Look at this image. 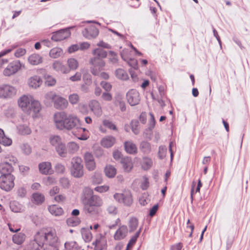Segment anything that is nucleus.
Returning <instances> with one entry per match:
<instances>
[{
    "label": "nucleus",
    "instance_id": "f257e3e1",
    "mask_svg": "<svg viewBox=\"0 0 250 250\" xmlns=\"http://www.w3.org/2000/svg\"><path fill=\"white\" fill-rule=\"evenodd\" d=\"M53 121L56 127L59 130H70L78 128L80 120L73 114H67L63 111L57 112L53 115Z\"/></svg>",
    "mask_w": 250,
    "mask_h": 250
},
{
    "label": "nucleus",
    "instance_id": "f03ea898",
    "mask_svg": "<svg viewBox=\"0 0 250 250\" xmlns=\"http://www.w3.org/2000/svg\"><path fill=\"white\" fill-rule=\"evenodd\" d=\"M18 104L22 111L28 114L33 113L34 114L33 116L39 113L42 108L40 102L30 95H24L20 97Z\"/></svg>",
    "mask_w": 250,
    "mask_h": 250
},
{
    "label": "nucleus",
    "instance_id": "7ed1b4c3",
    "mask_svg": "<svg viewBox=\"0 0 250 250\" xmlns=\"http://www.w3.org/2000/svg\"><path fill=\"white\" fill-rule=\"evenodd\" d=\"M37 240H42L43 244L58 245L59 238L55 229H51L46 231L37 233Z\"/></svg>",
    "mask_w": 250,
    "mask_h": 250
},
{
    "label": "nucleus",
    "instance_id": "20e7f679",
    "mask_svg": "<svg viewBox=\"0 0 250 250\" xmlns=\"http://www.w3.org/2000/svg\"><path fill=\"white\" fill-rule=\"evenodd\" d=\"M49 140L50 144L55 147L58 155L61 157H65L67 154V149L61 137L59 135H52L49 137Z\"/></svg>",
    "mask_w": 250,
    "mask_h": 250
},
{
    "label": "nucleus",
    "instance_id": "39448f33",
    "mask_svg": "<svg viewBox=\"0 0 250 250\" xmlns=\"http://www.w3.org/2000/svg\"><path fill=\"white\" fill-rule=\"evenodd\" d=\"M82 160L79 157H75L72 159L70 172L71 175L75 178H81L83 175V166Z\"/></svg>",
    "mask_w": 250,
    "mask_h": 250
},
{
    "label": "nucleus",
    "instance_id": "423d86ee",
    "mask_svg": "<svg viewBox=\"0 0 250 250\" xmlns=\"http://www.w3.org/2000/svg\"><path fill=\"white\" fill-rule=\"evenodd\" d=\"M15 176L13 174L1 175L0 176V188L5 191H11L15 186Z\"/></svg>",
    "mask_w": 250,
    "mask_h": 250
},
{
    "label": "nucleus",
    "instance_id": "0eeeda50",
    "mask_svg": "<svg viewBox=\"0 0 250 250\" xmlns=\"http://www.w3.org/2000/svg\"><path fill=\"white\" fill-rule=\"evenodd\" d=\"M89 63L92 65L90 67L91 72L95 76L98 75L100 74V71L105 64L103 59L96 57L91 58L89 61Z\"/></svg>",
    "mask_w": 250,
    "mask_h": 250
},
{
    "label": "nucleus",
    "instance_id": "6e6552de",
    "mask_svg": "<svg viewBox=\"0 0 250 250\" xmlns=\"http://www.w3.org/2000/svg\"><path fill=\"white\" fill-rule=\"evenodd\" d=\"M114 198L119 203L125 206H130L133 203V199L130 191H125L122 193H115Z\"/></svg>",
    "mask_w": 250,
    "mask_h": 250
},
{
    "label": "nucleus",
    "instance_id": "1a4fd4ad",
    "mask_svg": "<svg viewBox=\"0 0 250 250\" xmlns=\"http://www.w3.org/2000/svg\"><path fill=\"white\" fill-rule=\"evenodd\" d=\"M17 89L13 86L3 84L0 85V98H9L16 95Z\"/></svg>",
    "mask_w": 250,
    "mask_h": 250
},
{
    "label": "nucleus",
    "instance_id": "9d476101",
    "mask_svg": "<svg viewBox=\"0 0 250 250\" xmlns=\"http://www.w3.org/2000/svg\"><path fill=\"white\" fill-rule=\"evenodd\" d=\"M21 68V64L19 61L10 62L3 70V74L6 76H10L17 73Z\"/></svg>",
    "mask_w": 250,
    "mask_h": 250
},
{
    "label": "nucleus",
    "instance_id": "9b49d317",
    "mask_svg": "<svg viewBox=\"0 0 250 250\" xmlns=\"http://www.w3.org/2000/svg\"><path fill=\"white\" fill-rule=\"evenodd\" d=\"M72 28H73V26L69 28L61 29L53 33L51 39L55 42L61 41L66 39L70 36L71 33L69 31V29Z\"/></svg>",
    "mask_w": 250,
    "mask_h": 250
},
{
    "label": "nucleus",
    "instance_id": "f8f14e48",
    "mask_svg": "<svg viewBox=\"0 0 250 250\" xmlns=\"http://www.w3.org/2000/svg\"><path fill=\"white\" fill-rule=\"evenodd\" d=\"M126 99L131 106L136 105L140 101L139 93L135 89H131L126 94Z\"/></svg>",
    "mask_w": 250,
    "mask_h": 250
},
{
    "label": "nucleus",
    "instance_id": "ddd939ff",
    "mask_svg": "<svg viewBox=\"0 0 250 250\" xmlns=\"http://www.w3.org/2000/svg\"><path fill=\"white\" fill-rule=\"evenodd\" d=\"M83 36L88 39L95 38L99 34V30L94 26L85 28L82 32Z\"/></svg>",
    "mask_w": 250,
    "mask_h": 250
},
{
    "label": "nucleus",
    "instance_id": "4468645a",
    "mask_svg": "<svg viewBox=\"0 0 250 250\" xmlns=\"http://www.w3.org/2000/svg\"><path fill=\"white\" fill-rule=\"evenodd\" d=\"M84 203L90 204L92 206H95L98 208L101 207L103 204V202L102 198L96 195L91 196L89 197H85V202Z\"/></svg>",
    "mask_w": 250,
    "mask_h": 250
},
{
    "label": "nucleus",
    "instance_id": "2eb2a0df",
    "mask_svg": "<svg viewBox=\"0 0 250 250\" xmlns=\"http://www.w3.org/2000/svg\"><path fill=\"white\" fill-rule=\"evenodd\" d=\"M40 172L43 174H51L53 173L52 166L50 162H44L39 165Z\"/></svg>",
    "mask_w": 250,
    "mask_h": 250
},
{
    "label": "nucleus",
    "instance_id": "dca6fc26",
    "mask_svg": "<svg viewBox=\"0 0 250 250\" xmlns=\"http://www.w3.org/2000/svg\"><path fill=\"white\" fill-rule=\"evenodd\" d=\"M53 104L55 108L63 109L67 106V102L65 99L57 95Z\"/></svg>",
    "mask_w": 250,
    "mask_h": 250
},
{
    "label": "nucleus",
    "instance_id": "f3484780",
    "mask_svg": "<svg viewBox=\"0 0 250 250\" xmlns=\"http://www.w3.org/2000/svg\"><path fill=\"white\" fill-rule=\"evenodd\" d=\"M89 106L94 114L97 117L102 114V109L100 103L97 100H92L90 102Z\"/></svg>",
    "mask_w": 250,
    "mask_h": 250
},
{
    "label": "nucleus",
    "instance_id": "a211bd4d",
    "mask_svg": "<svg viewBox=\"0 0 250 250\" xmlns=\"http://www.w3.org/2000/svg\"><path fill=\"white\" fill-rule=\"evenodd\" d=\"M14 170L11 164L8 162H4L0 164V173L1 175L12 174Z\"/></svg>",
    "mask_w": 250,
    "mask_h": 250
},
{
    "label": "nucleus",
    "instance_id": "6ab92c4d",
    "mask_svg": "<svg viewBox=\"0 0 250 250\" xmlns=\"http://www.w3.org/2000/svg\"><path fill=\"white\" fill-rule=\"evenodd\" d=\"M128 229L126 226H121L116 231L114 237L116 240L124 239L127 235Z\"/></svg>",
    "mask_w": 250,
    "mask_h": 250
},
{
    "label": "nucleus",
    "instance_id": "aec40b11",
    "mask_svg": "<svg viewBox=\"0 0 250 250\" xmlns=\"http://www.w3.org/2000/svg\"><path fill=\"white\" fill-rule=\"evenodd\" d=\"M42 82V80L39 76H34L28 79V84L30 87L36 89L41 85Z\"/></svg>",
    "mask_w": 250,
    "mask_h": 250
},
{
    "label": "nucleus",
    "instance_id": "412c9836",
    "mask_svg": "<svg viewBox=\"0 0 250 250\" xmlns=\"http://www.w3.org/2000/svg\"><path fill=\"white\" fill-rule=\"evenodd\" d=\"M52 67L56 71L60 72L63 74H67L69 73V69L68 67L60 61H55L53 63Z\"/></svg>",
    "mask_w": 250,
    "mask_h": 250
},
{
    "label": "nucleus",
    "instance_id": "4be33fe9",
    "mask_svg": "<svg viewBox=\"0 0 250 250\" xmlns=\"http://www.w3.org/2000/svg\"><path fill=\"white\" fill-rule=\"evenodd\" d=\"M37 233L35 236L33 240L31 241L29 244V248L30 250H42L43 246L42 240H37Z\"/></svg>",
    "mask_w": 250,
    "mask_h": 250
},
{
    "label": "nucleus",
    "instance_id": "5701e85b",
    "mask_svg": "<svg viewBox=\"0 0 250 250\" xmlns=\"http://www.w3.org/2000/svg\"><path fill=\"white\" fill-rule=\"evenodd\" d=\"M83 210L85 213L90 215H97L99 213V208L86 203H83Z\"/></svg>",
    "mask_w": 250,
    "mask_h": 250
},
{
    "label": "nucleus",
    "instance_id": "b1692460",
    "mask_svg": "<svg viewBox=\"0 0 250 250\" xmlns=\"http://www.w3.org/2000/svg\"><path fill=\"white\" fill-rule=\"evenodd\" d=\"M124 146L127 153L134 154L137 153V148L136 145L131 141H126L124 143Z\"/></svg>",
    "mask_w": 250,
    "mask_h": 250
},
{
    "label": "nucleus",
    "instance_id": "393cba45",
    "mask_svg": "<svg viewBox=\"0 0 250 250\" xmlns=\"http://www.w3.org/2000/svg\"><path fill=\"white\" fill-rule=\"evenodd\" d=\"M57 94L53 92L50 91L44 95L43 102L46 106H51L54 103Z\"/></svg>",
    "mask_w": 250,
    "mask_h": 250
},
{
    "label": "nucleus",
    "instance_id": "a878e982",
    "mask_svg": "<svg viewBox=\"0 0 250 250\" xmlns=\"http://www.w3.org/2000/svg\"><path fill=\"white\" fill-rule=\"evenodd\" d=\"M140 151L144 154L148 155L151 151V144L147 141H143L139 145Z\"/></svg>",
    "mask_w": 250,
    "mask_h": 250
},
{
    "label": "nucleus",
    "instance_id": "bb28decb",
    "mask_svg": "<svg viewBox=\"0 0 250 250\" xmlns=\"http://www.w3.org/2000/svg\"><path fill=\"white\" fill-rule=\"evenodd\" d=\"M115 138L108 136L104 138L101 141V145L106 148L111 147L115 143Z\"/></svg>",
    "mask_w": 250,
    "mask_h": 250
},
{
    "label": "nucleus",
    "instance_id": "cd10ccee",
    "mask_svg": "<svg viewBox=\"0 0 250 250\" xmlns=\"http://www.w3.org/2000/svg\"><path fill=\"white\" fill-rule=\"evenodd\" d=\"M28 61L30 64L36 65L42 62V58L39 54H33L28 57Z\"/></svg>",
    "mask_w": 250,
    "mask_h": 250
},
{
    "label": "nucleus",
    "instance_id": "c85d7f7f",
    "mask_svg": "<svg viewBox=\"0 0 250 250\" xmlns=\"http://www.w3.org/2000/svg\"><path fill=\"white\" fill-rule=\"evenodd\" d=\"M48 209L49 212L54 216H60L63 213L62 208L56 205L48 206Z\"/></svg>",
    "mask_w": 250,
    "mask_h": 250
},
{
    "label": "nucleus",
    "instance_id": "c756f323",
    "mask_svg": "<svg viewBox=\"0 0 250 250\" xmlns=\"http://www.w3.org/2000/svg\"><path fill=\"white\" fill-rule=\"evenodd\" d=\"M121 164L124 170L126 172L130 171L133 167V164L130 158H124L121 160Z\"/></svg>",
    "mask_w": 250,
    "mask_h": 250
},
{
    "label": "nucleus",
    "instance_id": "7c9ffc66",
    "mask_svg": "<svg viewBox=\"0 0 250 250\" xmlns=\"http://www.w3.org/2000/svg\"><path fill=\"white\" fill-rule=\"evenodd\" d=\"M12 143V140L7 137L4 133L3 130L0 128V144L4 146H9Z\"/></svg>",
    "mask_w": 250,
    "mask_h": 250
},
{
    "label": "nucleus",
    "instance_id": "2f4dec72",
    "mask_svg": "<svg viewBox=\"0 0 250 250\" xmlns=\"http://www.w3.org/2000/svg\"><path fill=\"white\" fill-rule=\"evenodd\" d=\"M25 235L23 233L15 234L13 236V242L17 245H21L25 239Z\"/></svg>",
    "mask_w": 250,
    "mask_h": 250
},
{
    "label": "nucleus",
    "instance_id": "473e14b6",
    "mask_svg": "<svg viewBox=\"0 0 250 250\" xmlns=\"http://www.w3.org/2000/svg\"><path fill=\"white\" fill-rule=\"evenodd\" d=\"M93 57L104 59L107 57V52L103 49L97 48L94 49L92 51Z\"/></svg>",
    "mask_w": 250,
    "mask_h": 250
},
{
    "label": "nucleus",
    "instance_id": "72a5a7b5",
    "mask_svg": "<svg viewBox=\"0 0 250 250\" xmlns=\"http://www.w3.org/2000/svg\"><path fill=\"white\" fill-rule=\"evenodd\" d=\"M79 129V132L81 133V134H78L76 136L77 138L81 140H86L88 138V131L85 128L80 127V124L78 126V128H76Z\"/></svg>",
    "mask_w": 250,
    "mask_h": 250
},
{
    "label": "nucleus",
    "instance_id": "f704fd0d",
    "mask_svg": "<svg viewBox=\"0 0 250 250\" xmlns=\"http://www.w3.org/2000/svg\"><path fill=\"white\" fill-rule=\"evenodd\" d=\"M116 77L122 80H126L128 79L127 73L123 69H117L115 72Z\"/></svg>",
    "mask_w": 250,
    "mask_h": 250
},
{
    "label": "nucleus",
    "instance_id": "c9c22d12",
    "mask_svg": "<svg viewBox=\"0 0 250 250\" xmlns=\"http://www.w3.org/2000/svg\"><path fill=\"white\" fill-rule=\"evenodd\" d=\"M33 202L35 204L40 205L42 204L44 201V196L42 193L36 192L32 195Z\"/></svg>",
    "mask_w": 250,
    "mask_h": 250
},
{
    "label": "nucleus",
    "instance_id": "e433bc0d",
    "mask_svg": "<svg viewBox=\"0 0 250 250\" xmlns=\"http://www.w3.org/2000/svg\"><path fill=\"white\" fill-rule=\"evenodd\" d=\"M67 63L68 66V69H69V72L71 70H75L79 67V62L74 58H70L67 60Z\"/></svg>",
    "mask_w": 250,
    "mask_h": 250
},
{
    "label": "nucleus",
    "instance_id": "4c0bfd02",
    "mask_svg": "<svg viewBox=\"0 0 250 250\" xmlns=\"http://www.w3.org/2000/svg\"><path fill=\"white\" fill-rule=\"evenodd\" d=\"M105 175L109 178H112L116 174V169L112 166H107L104 169Z\"/></svg>",
    "mask_w": 250,
    "mask_h": 250
},
{
    "label": "nucleus",
    "instance_id": "58836bf2",
    "mask_svg": "<svg viewBox=\"0 0 250 250\" xmlns=\"http://www.w3.org/2000/svg\"><path fill=\"white\" fill-rule=\"evenodd\" d=\"M63 54V51L61 48L55 47L52 48L49 52V55L51 58H57Z\"/></svg>",
    "mask_w": 250,
    "mask_h": 250
},
{
    "label": "nucleus",
    "instance_id": "ea45409f",
    "mask_svg": "<svg viewBox=\"0 0 250 250\" xmlns=\"http://www.w3.org/2000/svg\"><path fill=\"white\" fill-rule=\"evenodd\" d=\"M81 233L83 238L85 242H90L91 240L92 235L90 230L86 229H83L81 230Z\"/></svg>",
    "mask_w": 250,
    "mask_h": 250
},
{
    "label": "nucleus",
    "instance_id": "a19ab883",
    "mask_svg": "<svg viewBox=\"0 0 250 250\" xmlns=\"http://www.w3.org/2000/svg\"><path fill=\"white\" fill-rule=\"evenodd\" d=\"M80 248L75 241L67 242L64 244V250H79Z\"/></svg>",
    "mask_w": 250,
    "mask_h": 250
},
{
    "label": "nucleus",
    "instance_id": "79ce46f5",
    "mask_svg": "<svg viewBox=\"0 0 250 250\" xmlns=\"http://www.w3.org/2000/svg\"><path fill=\"white\" fill-rule=\"evenodd\" d=\"M66 148L67 151H68L70 153H74L78 151L79 146L76 143L72 142L68 143Z\"/></svg>",
    "mask_w": 250,
    "mask_h": 250
},
{
    "label": "nucleus",
    "instance_id": "37998d69",
    "mask_svg": "<svg viewBox=\"0 0 250 250\" xmlns=\"http://www.w3.org/2000/svg\"><path fill=\"white\" fill-rule=\"evenodd\" d=\"M19 132L22 135H28L31 132L30 128L26 125H20L18 126Z\"/></svg>",
    "mask_w": 250,
    "mask_h": 250
},
{
    "label": "nucleus",
    "instance_id": "c03bdc74",
    "mask_svg": "<svg viewBox=\"0 0 250 250\" xmlns=\"http://www.w3.org/2000/svg\"><path fill=\"white\" fill-rule=\"evenodd\" d=\"M141 231V229L140 228L139 230L133 235L129 240L128 243L127 244L126 247V250H129V249L135 243L138 237H139L140 232Z\"/></svg>",
    "mask_w": 250,
    "mask_h": 250
},
{
    "label": "nucleus",
    "instance_id": "a18cd8bd",
    "mask_svg": "<svg viewBox=\"0 0 250 250\" xmlns=\"http://www.w3.org/2000/svg\"><path fill=\"white\" fill-rule=\"evenodd\" d=\"M138 225V221L135 217L131 218L128 223V226L130 229V231L132 232L134 231L137 228Z\"/></svg>",
    "mask_w": 250,
    "mask_h": 250
},
{
    "label": "nucleus",
    "instance_id": "49530a36",
    "mask_svg": "<svg viewBox=\"0 0 250 250\" xmlns=\"http://www.w3.org/2000/svg\"><path fill=\"white\" fill-rule=\"evenodd\" d=\"M80 220L76 217H72L68 218L66 220V223L68 226L74 227L78 226L80 223Z\"/></svg>",
    "mask_w": 250,
    "mask_h": 250
},
{
    "label": "nucleus",
    "instance_id": "de8ad7c7",
    "mask_svg": "<svg viewBox=\"0 0 250 250\" xmlns=\"http://www.w3.org/2000/svg\"><path fill=\"white\" fill-rule=\"evenodd\" d=\"M45 83L48 86H53L55 85L56 83V79L52 76L47 75L44 77Z\"/></svg>",
    "mask_w": 250,
    "mask_h": 250
},
{
    "label": "nucleus",
    "instance_id": "09e8293b",
    "mask_svg": "<svg viewBox=\"0 0 250 250\" xmlns=\"http://www.w3.org/2000/svg\"><path fill=\"white\" fill-rule=\"evenodd\" d=\"M152 165V161L151 159L147 157L143 158L142 167L144 169H148Z\"/></svg>",
    "mask_w": 250,
    "mask_h": 250
},
{
    "label": "nucleus",
    "instance_id": "8fccbe9b",
    "mask_svg": "<svg viewBox=\"0 0 250 250\" xmlns=\"http://www.w3.org/2000/svg\"><path fill=\"white\" fill-rule=\"evenodd\" d=\"M10 208L14 212H19L21 210V205L17 202L13 201L10 203Z\"/></svg>",
    "mask_w": 250,
    "mask_h": 250
},
{
    "label": "nucleus",
    "instance_id": "3c124183",
    "mask_svg": "<svg viewBox=\"0 0 250 250\" xmlns=\"http://www.w3.org/2000/svg\"><path fill=\"white\" fill-rule=\"evenodd\" d=\"M132 131L137 135L139 133V122L137 120H132L130 123Z\"/></svg>",
    "mask_w": 250,
    "mask_h": 250
},
{
    "label": "nucleus",
    "instance_id": "603ef678",
    "mask_svg": "<svg viewBox=\"0 0 250 250\" xmlns=\"http://www.w3.org/2000/svg\"><path fill=\"white\" fill-rule=\"evenodd\" d=\"M83 196L82 197L83 203L85 202V198L87 197H90L91 196L94 195L93 194V191L92 189L89 188H85L83 190Z\"/></svg>",
    "mask_w": 250,
    "mask_h": 250
},
{
    "label": "nucleus",
    "instance_id": "864d4df0",
    "mask_svg": "<svg viewBox=\"0 0 250 250\" xmlns=\"http://www.w3.org/2000/svg\"><path fill=\"white\" fill-rule=\"evenodd\" d=\"M92 182L94 184H99L102 182V177L101 173L95 172L91 177Z\"/></svg>",
    "mask_w": 250,
    "mask_h": 250
},
{
    "label": "nucleus",
    "instance_id": "5fc2aeb1",
    "mask_svg": "<svg viewBox=\"0 0 250 250\" xmlns=\"http://www.w3.org/2000/svg\"><path fill=\"white\" fill-rule=\"evenodd\" d=\"M54 169L57 173L63 174L65 171V167L61 163H57L54 167Z\"/></svg>",
    "mask_w": 250,
    "mask_h": 250
},
{
    "label": "nucleus",
    "instance_id": "6e6d98bb",
    "mask_svg": "<svg viewBox=\"0 0 250 250\" xmlns=\"http://www.w3.org/2000/svg\"><path fill=\"white\" fill-rule=\"evenodd\" d=\"M103 125L110 129L117 130L116 126L111 121L108 120H104L103 122Z\"/></svg>",
    "mask_w": 250,
    "mask_h": 250
},
{
    "label": "nucleus",
    "instance_id": "4d7b16f0",
    "mask_svg": "<svg viewBox=\"0 0 250 250\" xmlns=\"http://www.w3.org/2000/svg\"><path fill=\"white\" fill-rule=\"evenodd\" d=\"M101 98L104 101L110 102L112 99V96L110 93L106 91L102 94Z\"/></svg>",
    "mask_w": 250,
    "mask_h": 250
},
{
    "label": "nucleus",
    "instance_id": "13d9d810",
    "mask_svg": "<svg viewBox=\"0 0 250 250\" xmlns=\"http://www.w3.org/2000/svg\"><path fill=\"white\" fill-rule=\"evenodd\" d=\"M21 148L22 152L26 155H29L31 152V148L30 146L27 144H23L21 145Z\"/></svg>",
    "mask_w": 250,
    "mask_h": 250
},
{
    "label": "nucleus",
    "instance_id": "bf43d9fd",
    "mask_svg": "<svg viewBox=\"0 0 250 250\" xmlns=\"http://www.w3.org/2000/svg\"><path fill=\"white\" fill-rule=\"evenodd\" d=\"M116 104L119 106L120 109L122 111H125L126 110V106L125 102L121 98H118L116 100Z\"/></svg>",
    "mask_w": 250,
    "mask_h": 250
},
{
    "label": "nucleus",
    "instance_id": "052dcab7",
    "mask_svg": "<svg viewBox=\"0 0 250 250\" xmlns=\"http://www.w3.org/2000/svg\"><path fill=\"white\" fill-rule=\"evenodd\" d=\"M42 250H58V245L44 244Z\"/></svg>",
    "mask_w": 250,
    "mask_h": 250
},
{
    "label": "nucleus",
    "instance_id": "680f3d73",
    "mask_svg": "<svg viewBox=\"0 0 250 250\" xmlns=\"http://www.w3.org/2000/svg\"><path fill=\"white\" fill-rule=\"evenodd\" d=\"M69 100L71 104H76L79 100V97L78 94H73L69 96Z\"/></svg>",
    "mask_w": 250,
    "mask_h": 250
},
{
    "label": "nucleus",
    "instance_id": "e2e57ef3",
    "mask_svg": "<svg viewBox=\"0 0 250 250\" xmlns=\"http://www.w3.org/2000/svg\"><path fill=\"white\" fill-rule=\"evenodd\" d=\"M109 55L111 56V58H109L110 62L113 63H117L118 62L117 54L112 51H110L109 52Z\"/></svg>",
    "mask_w": 250,
    "mask_h": 250
},
{
    "label": "nucleus",
    "instance_id": "0e129e2a",
    "mask_svg": "<svg viewBox=\"0 0 250 250\" xmlns=\"http://www.w3.org/2000/svg\"><path fill=\"white\" fill-rule=\"evenodd\" d=\"M100 84L106 92H109L112 87L110 83L105 81L101 82Z\"/></svg>",
    "mask_w": 250,
    "mask_h": 250
},
{
    "label": "nucleus",
    "instance_id": "69168bd1",
    "mask_svg": "<svg viewBox=\"0 0 250 250\" xmlns=\"http://www.w3.org/2000/svg\"><path fill=\"white\" fill-rule=\"evenodd\" d=\"M127 62L133 68L135 69L138 68V62L136 59L130 58L127 61Z\"/></svg>",
    "mask_w": 250,
    "mask_h": 250
},
{
    "label": "nucleus",
    "instance_id": "338daca9",
    "mask_svg": "<svg viewBox=\"0 0 250 250\" xmlns=\"http://www.w3.org/2000/svg\"><path fill=\"white\" fill-rule=\"evenodd\" d=\"M107 211L110 214H116L117 213L118 209L115 206L111 205L108 206Z\"/></svg>",
    "mask_w": 250,
    "mask_h": 250
},
{
    "label": "nucleus",
    "instance_id": "774afa93",
    "mask_svg": "<svg viewBox=\"0 0 250 250\" xmlns=\"http://www.w3.org/2000/svg\"><path fill=\"white\" fill-rule=\"evenodd\" d=\"M60 184L63 188H67L69 186V181L66 178H62L60 180Z\"/></svg>",
    "mask_w": 250,
    "mask_h": 250
}]
</instances>
